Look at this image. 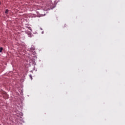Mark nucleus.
I'll return each instance as SVG.
<instances>
[{"instance_id":"1","label":"nucleus","mask_w":125,"mask_h":125,"mask_svg":"<svg viewBox=\"0 0 125 125\" xmlns=\"http://www.w3.org/2000/svg\"><path fill=\"white\" fill-rule=\"evenodd\" d=\"M3 97L5 99H7V98H8V95L6 93H4L3 94Z\"/></svg>"},{"instance_id":"2","label":"nucleus","mask_w":125,"mask_h":125,"mask_svg":"<svg viewBox=\"0 0 125 125\" xmlns=\"http://www.w3.org/2000/svg\"><path fill=\"white\" fill-rule=\"evenodd\" d=\"M5 13L6 14H8V9H6V10H5Z\"/></svg>"},{"instance_id":"3","label":"nucleus","mask_w":125,"mask_h":125,"mask_svg":"<svg viewBox=\"0 0 125 125\" xmlns=\"http://www.w3.org/2000/svg\"><path fill=\"white\" fill-rule=\"evenodd\" d=\"M28 35H29V37L30 38H32V34H31V33H29L28 34Z\"/></svg>"},{"instance_id":"4","label":"nucleus","mask_w":125,"mask_h":125,"mask_svg":"<svg viewBox=\"0 0 125 125\" xmlns=\"http://www.w3.org/2000/svg\"><path fill=\"white\" fill-rule=\"evenodd\" d=\"M3 49V48L2 47H0V52H2V50Z\"/></svg>"},{"instance_id":"5","label":"nucleus","mask_w":125,"mask_h":125,"mask_svg":"<svg viewBox=\"0 0 125 125\" xmlns=\"http://www.w3.org/2000/svg\"><path fill=\"white\" fill-rule=\"evenodd\" d=\"M29 77L30 78L31 80H33V77H32V75H29Z\"/></svg>"},{"instance_id":"6","label":"nucleus","mask_w":125,"mask_h":125,"mask_svg":"<svg viewBox=\"0 0 125 125\" xmlns=\"http://www.w3.org/2000/svg\"><path fill=\"white\" fill-rule=\"evenodd\" d=\"M0 4H1V3H0Z\"/></svg>"}]
</instances>
